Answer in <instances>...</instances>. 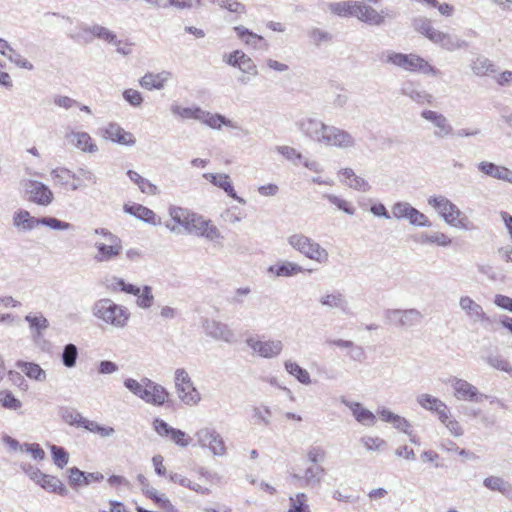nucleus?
I'll return each instance as SVG.
<instances>
[{"instance_id":"1","label":"nucleus","mask_w":512,"mask_h":512,"mask_svg":"<svg viewBox=\"0 0 512 512\" xmlns=\"http://www.w3.org/2000/svg\"><path fill=\"white\" fill-rule=\"evenodd\" d=\"M383 63L390 64L411 73H422L424 75L439 76L441 71L430 65L424 58L419 55L410 53L404 54L387 50L380 56Z\"/></svg>"},{"instance_id":"2","label":"nucleus","mask_w":512,"mask_h":512,"mask_svg":"<svg viewBox=\"0 0 512 512\" xmlns=\"http://www.w3.org/2000/svg\"><path fill=\"white\" fill-rule=\"evenodd\" d=\"M91 311L95 318L116 329L125 328L130 319L129 310L109 298L97 300L93 304Z\"/></svg>"},{"instance_id":"3","label":"nucleus","mask_w":512,"mask_h":512,"mask_svg":"<svg viewBox=\"0 0 512 512\" xmlns=\"http://www.w3.org/2000/svg\"><path fill=\"white\" fill-rule=\"evenodd\" d=\"M124 386L132 394L153 406H162L169 398V392L162 385L146 377L140 381L127 378L124 380Z\"/></svg>"},{"instance_id":"4","label":"nucleus","mask_w":512,"mask_h":512,"mask_svg":"<svg viewBox=\"0 0 512 512\" xmlns=\"http://www.w3.org/2000/svg\"><path fill=\"white\" fill-rule=\"evenodd\" d=\"M288 244L306 258L319 264L329 261V253L318 242L303 233H294L287 238Z\"/></svg>"},{"instance_id":"5","label":"nucleus","mask_w":512,"mask_h":512,"mask_svg":"<svg viewBox=\"0 0 512 512\" xmlns=\"http://www.w3.org/2000/svg\"><path fill=\"white\" fill-rule=\"evenodd\" d=\"M427 202L447 224L453 227L465 228L464 220L466 218H461V210L448 198L442 195H434L430 196Z\"/></svg>"},{"instance_id":"6","label":"nucleus","mask_w":512,"mask_h":512,"mask_svg":"<svg viewBox=\"0 0 512 512\" xmlns=\"http://www.w3.org/2000/svg\"><path fill=\"white\" fill-rule=\"evenodd\" d=\"M20 187L22 188L27 201L33 204L47 207L54 200V194L52 190L40 181L33 179H22L20 181Z\"/></svg>"},{"instance_id":"7","label":"nucleus","mask_w":512,"mask_h":512,"mask_svg":"<svg viewBox=\"0 0 512 512\" xmlns=\"http://www.w3.org/2000/svg\"><path fill=\"white\" fill-rule=\"evenodd\" d=\"M175 388L178 398L188 406H195L201 401V395L195 388L191 377L184 368L175 371Z\"/></svg>"},{"instance_id":"8","label":"nucleus","mask_w":512,"mask_h":512,"mask_svg":"<svg viewBox=\"0 0 512 512\" xmlns=\"http://www.w3.org/2000/svg\"><path fill=\"white\" fill-rule=\"evenodd\" d=\"M196 445L209 450L214 456L222 457L227 449L223 437L214 428L203 427L194 434Z\"/></svg>"},{"instance_id":"9","label":"nucleus","mask_w":512,"mask_h":512,"mask_svg":"<svg viewBox=\"0 0 512 512\" xmlns=\"http://www.w3.org/2000/svg\"><path fill=\"white\" fill-rule=\"evenodd\" d=\"M388 324L407 330L419 325L423 319L422 313L415 309H387L384 312Z\"/></svg>"},{"instance_id":"10","label":"nucleus","mask_w":512,"mask_h":512,"mask_svg":"<svg viewBox=\"0 0 512 512\" xmlns=\"http://www.w3.org/2000/svg\"><path fill=\"white\" fill-rule=\"evenodd\" d=\"M393 218L397 220H407L410 225L416 227H431L432 223L428 217L413 207L410 203L399 201L391 207Z\"/></svg>"},{"instance_id":"11","label":"nucleus","mask_w":512,"mask_h":512,"mask_svg":"<svg viewBox=\"0 0 512 512\" xmlns=\"http://www.w3.org/2000/svg\"><path fill=\"white\" fill-rule=\"evenodd\" d=\"M446 383L453 388V395L457 400L480 403L488 398L476 386L457 376L450 377Z\"/></svg>"},{"instance_id":"12","label":"nucleus","mask_w":512,"mask_h":512,"mask_svg":"<svg viewBox=\"0 0 512 512\" xmlns=\"http://www.w3.org/2000/svg\"><path fill=\"white\" fill-rule=\"evenodd\" d=\"M318 144L339 149H350L355 146L356 141L348 131L327 124Z\"/></svg>"},{"instance_id":"13","label":"nucleus","mask_w":512,"mask_h":512,"mask_svg":"<svg viewBox=\"0 0 512 512\" xmlns=\"http://www.w3.org/2000/svg\"><path fill=\"white\" fill-rule=\"evenodd\" d=\"M421 117L432 124L436 139H445L455 134L452 124L444 114L426 109L421 112Z\"/></svg>"},{"instance_id":"14","label":"nucleus","mask_w":512,"mask_h":512,"mask_svg":"<svg viewBox=\"0 0 512 512\" xmlns=\"http://www.w3.org/2000/svg\"><path fill=\"white\" fill-rule=\"evenodd\" d=\"M190 234H195L200 237H204L209 241L218 242L223 237L219 229L212 223L211 220L205 219L203 216L194 214L191 218L187 231Z\"/></svg>"},{"instance_id":"15","label":"nucleus","mask_w":512,"mask_h":512,"mask_svg":"<svg viewBox=\"0 0 512 512\" xmlns=\"http://www.w3.org/2000/svg\"><path fill=\"white\" fill-rule=\"evenodd\" d=\"M246 344L255 354L267 359L279 356L284 347L283 342L278 339L261 341L253 337L248 338Z\"/></svg>"},{"instance_id":"16","label":"nucleus","mask_w":512,"mask_h":512,"mask_svg":"<svg viewBox=\"0 0 512 512\" xmlns=\"http://www.w3.org/2000/svg\"><path fill=\"white\" fill-rule=\"evenodd\" d=\"M108 243L97 241L94 244L95 253L93 260L97 263H108L116 260L122 253V242L120 238L109 240Z\"/></svg>"},{"instance_id":"17","label":"nucleus","mask_w":512,"mask_h":512,"mask_svg":"<svg viewBox=\"0 0 512 512\" xmlns=\"http://www.w3.org/2000/svg\"><path fill=\"white\" fill-rule=\"evenodd\" d=\"M153 428L160 437L168 438L179 447L185 448L190 444V438L184 431L171 427L167 422L160 418L154 419Z\"/></svg>"},{"instance_id":"18","label":"nucleus","mask_w":512,"mask_h":512,"mask_svg":"<svg viewBox=\"0 0 512 512\" xmlns=\"http://www.w3.org/2000/svg\"><path fill=\"white\" fill-rule=\"evenodd\" d=\"M459 307L474 323H482L484 327L492 325L493 320L484 312L482 306L469 296H461Z\"/></svg>"},{"instance_id":"19","label":"nucleus","mask_w":512,"mask_h":512,"mask_svg":"<svg viewBox=\"0 0 512 512\" xmlns=\"http://www.w3.org/2000/svg\"><path fill=\"white\" fill-rule=\"evenodd\" d=\"M296 125L304 136L316 143H319L327 126L326 123L314 116L301 117Z\"/></svg>"},{"instance_id":"20","label":"nucleus","mask_w":512,"mask_h":512,"mask_svg":"<svg viewBox=\"0 0 512 512\" xmlns=\"http://www.w3.org/2000/svg\"><path fill=\"white\" fill-rule=\"evenodd\" d=\"M325 468L322 465L310 464L304 470L303 475L292 474V480L300 483L301 486L315 487L319 486L325 475Z\"/></svg>"},{"instance_id":"21","label":"nucleus","mask_w":512,"mask_h":512,"mask_svg":"<svg viewBox=\"0 0 512 512\" xmlns=\"http://www.w3.org/2000/svg\"><path fill=\"white\" fill-rule=\"evenodd\" d=\"M477 169L487 177L512 184V169L504 165H497L490 161H481L477 164Z\"/></svg>"},{"instance_id":"22","label":"nucleus","mask_w":512,"mask_h":512,"mask_svg":"<svg viewBox=\"0 0 512 512\" xmlns=\"http://www.w3.org/2000/svg\"><path fill=\"white\" fill-rule=\"evenodd\" d=\"M202 327L205 334L215 340L231 342L234 337V333L228 325L214 319H206Z\"/></svg>"},{"instance_id":"23","label":"nucleus","mask_w":512,"mask_h":512,"mask_svg":"<svg viewBox=\"0 0 512 512\" xmlns=\"http://www.w3.org/2000/svg\"><path fill=\"white\" fill-rule=\"evenodd\" d=\"M203 178L211 182L214 186L222 189L229 197L233 198L240 204H245L244 198L239 197L234 190L230 176L225 173H204Z\"/></svg>"},{"instance_id":"24","label":"nucleus","mask_w":512,"mask_h":512,"mask_svg":"<svg viewBox=\"0 0 512 512\" xmlns=\"http://www.w3.org/2000/svg\"><path fill=\"white\" fill-rule=\"evenodd\" d=\"M65 138L74 147L85 153H96L98 146L87 132L71 131L65 135Z\"/></svg>"},{"instance_id":"25","label":"nucleus","mask_w":512,"mask_h":512,"mask_svg":"<svg viewBox=\"0 0 512 512\" xmlns=\"http://www.w3.org/2000/svg\"><path fill=\"white\" fill-rule=\"evenodd\" d=\"M104 136L106 139L124 146H133L136 143L133 134L125 131L116 123H110L107 125L104 129Z\"/></svg>"},{"instance_id":"26","label":"nucleus","mask_w":512,"mask_h":512,"mask_svg":"<svg viewBox=\"0 0 512 512\" xmlns=\"http://www.w3.org/2000/svg\"><path fill=\"white\" fill-rule=\"evenodd\" d=\"M341 402L351 410L357 422L369 427L375 425L376 416L361 403L348 401L346 398H342Z\"/></svg>"},{"instance_id":"27","label":"nucleus","mask_w":512,"mask_h":512,"mask_svg":"<svg viewBox=\"0 0 512 512\" xmlns=\"http://www.w3.org/2000/svg\"><path fill=\"white\" fill-rule=\"evenodd\" d=\"M226 63L233 67H238L243 73L257 75V67L253 60L243 51L235 50L229 54Z\"/></svg>"},{"instance_id":"28","label":"nucleus","mask_w":512,"mask_h":512,"mask_svg":"<svg viewBox=\"0 0 512 512\" xmlns=\"http://www.w3.org/2000/svg\"><path fill=\"white\" fill-rule=\"evenodd\" d=\"M172 78L170 71L163 70L158 73L148 72L139 81L142 88L147 90H161Z\"/></svg>"},{"instance_id":"29","label":"nucleus","mask_w":512,"mask_h":512,"mask_svg":"<svg viewBox=\"0 0 512 512\" xmlns=\"http://www.w3.org/2000/svg\"><path fill=\"white\" fill-rule=\"evenodd\" d=\"M401 94L409 97L418 104H430L433 100V96L422 89L419 83L412 81H407L402 84Z\"/></svg>"},{"instance_id":"30","label":"nucleus","mask_w":512,"mask_h":512,"mask_svg":"<svg viewBox=\"0 0 512 512\" xmlns=\"http://www.w3.org/2000/svg\"><path fill=\"white\" fill-rule=\"evenodd\" d=\"M431 41L450 52L468 47V42L465 40H462L455 35L441 32L439 30L436 31L434 37H431Z\"/></svg>"},{"instance_id":"31","label":"nucleus","mask_w":512,"mask_h":512,"mask_svg":"<svg viewBox=\"0 0 512 512\" xmlns=\"http://www.w3.org/2000/svg\"><path fill=\"white\" fill-rule=\"evenodd\" d=\"M359 21L371 26H380L384 23V16L381 15L373 7L358 2L356 6L355 16Z\"/></svg>"},{"instance_id":"32","label":"nucleus","mask_w":512,"mask_h":512,"mask_svg":"<svg viewBox=\"0 0 512 512\" xmlns=\"http://www.w3.org/2000/svg\"><path fill=\"white\" fill-rule=\"evenodd\" d=\"M124 211L130 215L135 216L137 219L145 223L157 226L161 224L160 219L157 218L153 210L141 204L125 205Z\"/></svg>"},{"instance_id":"33","label":"nucleus","mask_w":512,"mask_h":512,"mask_svg":"<svg viewBox=\"0 0 512 512\" xmlns=\"http://www.w3.org/2000/svg\"><path fill=\"white\" fill-rule=\"evenodd\" d=\"M12 222L19 231H31L39 226V218H35L25 209H19L14 212Z\"/></svg>"},{"instance_id":"34","label":"nucleus","mask_w":512,"mask_h":512,"mask_svg":"<svg viewBox=\"0 0 512 512\" xmlns=\"http://www.w3.org/2000/svg\"><path fill=\"white\" fill-rule=\"evenodd\" d=\"M98 178L95 173L84 167H80L74 172V177H72V182L70 184V190L76 191L81 188H85L88 185L97 184Z\"/></svg>"},{"instance_id":"35","label":"nucleus","mask_w":512,"mask_h":512,"mask_svg":"<svg viewBox=\"0 0 512 512\" xmlns=\"http://www.w3.org/2000/svg\"><path fill=\"white\" fill-rule=\"evenodd\" d=\"M483 485L485 488L499 492L508 500L512 501V483L500 476H488L484 478Z\"/></svg>"},{"instance_id":"36","label":"nucleus","mask_w":512,"mask_h":512,"mask_svg":"<svg viewBox=\"0 0 512 512\" xmlns=\"http://www.w3.org/2000/svg\"><path fill=\"white\" fill-rule=\"evenodd\" d=\"M0 54L7 57L9 61H11L20 68L28 70L33 69L32 63L29 62L26 58H24L20 53L16 52L10 46V44L2 38H0Z\"/></svg>"},{"instance_id":"37","label":"nucleus","mask_w":512,"mask_h":512,"mask_svg":"<svg viewBox=\"0 0 512 512\" xmlns=\"http://www.w3.org/2000/svg\"><path fill=\"white\" fill-rule=\"evenodd\" d=\"M304 271L303 267L291 261H282L268 268L277 277H292Z\"/></svg>"},{"instance_id":"38","label":"nucleus","mask_w":512,"mask_h":512,"mask_svg":"<svg viewBox=\"0 0 512 512\" xmlns=\"http://www.w3.org/2000/svg\"><path fill=\"white\" fill-rule=\"evenodd\" d=\"M37 485L50 493H55L60 496H66L68 494V489L65 487L63 482L52 475L43 473Z\"/></svg>"},{"instance_id":"39","label":"nucleus","mask_w":512,"mask_h":512,"mask_svg":"<svg viewBox=\"0 0 512 512\" xmlns=\"http://www.w3.org/2000/svg\"><path fill=\"white\" fill-rule=\"evenodd\" d=\"M199 121L216 130H220L222 125L233 129L237 128V125L225 116L221 114H212L205 110H203V114H201V119Z\"/></svg>"},{"instance_id":"40","label":"nucleus","mask_w":512,"mask_h":512,"mask_svg":"<svg viewBox=\"0 0 512 512\" xmlns=\"http://www.w3.org/2000/svg\"><path fill=\"white\" fill-rule=\"evenodd\" d=\"M16 367L32 380L38 382H44L46 380L47 374L45 370H43L37 363L17 361Z\"/></svg>"},{"instance_id":"41","label":"nucleus","mask_w":512,"mask_h":512,"mask_svg":"<svg viewBox=\"0 0 512 512\" xmlns=\"http://www.w3.org/2000/svg\"><path fill=\"white\" fill-rule=\"evenodd\" d=\"M319 302L322 306L340 311H345L348 305L345 296L339 291L322 295Z\"/></svg>"},{"instance_id":"42","label":"nucleus","mask_w":512,"mask_h":512,"mask_svg":"<svg viewBox=\"0 0 512 512\" xmlns=\"http://www.w3.org/2000/svg\"><path fill=\"white\" fill-rule=\"evenodd\" d=\"M25 321L28 322L34 337H41L43 332L49 327V321L41 313H29L25 316Z\"/></svg>"},{"instance_id":"43","label":"nucleus","mask_w":512,"mask_h":512,"mask_svg":"<svg viewBox=\"0 0 512 512\" xmlns=\"http://www.w3.org/2000/svg\"><path fill=\"white\" fill-rule=\"evenodd\" d=\"M341 174L344 176V183L348 187L362 192L369 190L370 186L368 182L364 178L357 176L353 169L345 168L341 171Z\"/></svg>"},{"instance_id":"44","label":"nucleus","mask_w":512,"mask_h":512,"mask_svg":"<svg viewBox=\"0 0 512 512\" xmlns=\"http://www.w3.org/2000/svg\"><path fill=\"white\" fill-rule=\"evenodd\" d=\"M127 176L133 183H135L138 186L142 193L148 195H157L159 193V190L156 185L151 183L148 179L142 177L136 171L128 170Z\"/></svg>"},{"instance_id":"45","label":"nucleus","mask_w":512,"mask_h":512,"mask_svg":"<svg viewBox=\"0 0 512 512\" xmlns=\"http://www.w3.org/2000/svg\"><path fill=\"white\" fill-rule=\"evenodd\" d=\"M358 1H340L329 4V10L340 17H354Z\"/></svg>"},{"instance_id":"46","label":"nucleus","mask_w":512,"mask_h":512,"mask_svg":"<svg viewBox=\"0 0 512 512\" xmlns=\"http://www.w3.org/2000/svg\"><path fill=\"white\" fill-rule=\"evenodd\" d=\"M417 241L420 244H436L442 247H447L452 243L451 238L442 232L420 233Z\"/></svg>"},{"instance_id":"47","label":"nucleus","mask_w":512,"mask_h":512,"mask_svg":"<svg viewBox=\"0 0 512 512\" xmlns=\"http://www.w3.org/2000/svg\"><path fill=\"white\" fill-rule=\"evenodd\" d=\"M476 76H485L495 71L494 63L483 55L477 56L470 64Z\"/></svg>"},{"instance_id":"48","label":"nucleus","mask_w":512,"mask_h":512,"mask_svg":"<svg viewBox=\"0 0 512 512\" xmlns=\"http://www.w3.org/2000/svg\"><path fill=\"white\" fill-rule=\"evenodd\" d=\"M482 359L492 368L506 372L512 375V365L498 353H489L482 356Z\"/></svg>"},{"instance_id":"49","label":"nucleus","mask_w":512,"mask_h":512,"mask_svg":"<svg viewBox=\"0 0 512 512\" xmlns=\"http://www.w3.org/2000/svg\"><path fill=\"white\" fill-rule=\"evenodd\" d=\"M285 370L292 376H294L300 383L304 385L311 384V377L309 372L299 366L296 362L287 360L284 363Z\"/></svg>"},{"instance_id":"50","label":"nucleus","mask_w":512,"mask_h":512,"mask_svg":"<svg viewBox=\"0 0 512 512\" xmlns=\"http://www.w3.org/2000/svg\"><path fill=\"white\" fill-rule=\"evenodd\" d=\"M194 214L195 213H192L182 207L172 206L169 208V215L172 220L178 225L182 226L185 231H187V226H189L191 218H193Z\"/></svg>"},{"instance_id":"51","label":"nucleus","mask_w":512,"mask_h":512,"mask_svg":"<svg viewBox=\"0 0 512 512\" xmlns=\"http://www.w3.org/2000/svg\"><path fill=\"white\" fill-rule=\"evenodd\" d=\"M82 428L88 430L91 433L98 434L102 438H109L115 434V430L110 426H102L96 421L86 419L82 422Z\"/></svg>"},{"instance_id":"52","label":"nucleus","mask_w":512,"mask_h":512,"mask_svg":"<svg viewBox=\"0 0 512 512\" xmlns=\"http://www.w3.org/2000/svg\"><path fill=\"white\" fill-rule=\"evenodd\" d=\"M50 175L55 184L70 188L72 177H74V172L64 167H58L53 169L50 172Z\"/></svg>"},{"instance_id":"53","label":"nucleus","mask_w":512,"mask_h":512,"mask_svg":"<svg viewBox=\"0 0 512 512\" xmlns=\"http://www.w3.org/2000/svg\"><path fill=\"white\" fill-rule=\"evenodd\" d=\"M171 111L174 115L180 116L184 119H201V114H203V109L200 107H182L178 105H174L171 107Z\"/></svg>"},{"instance_id":"54","label":"nucleus","mask_w":512,"mask_h":512,"mask_svg":"<svg viewBox=\"0 0 512 512\" xmlns=\"http://www.w3.org/2000/svg\"><path fill=\"white\" fill-rule=\"evenodd\" d=\"M84 31L89 32L93 36L105 40L107 42H114L116 44L120 43V41H116V35L112 31L101 25L95 24L93 26L84 28Z\"/></svg>"},{"instance_id":"55","label":"nucleus","mask_w":512,"mask_h":512,"mask_svg":"<svg viewBox=\"0 0 512 512\" xmlns=\"http://www.w3.org/2000/svg\"><path fill=\"white\" fill-rule=\"evenodd\" d=\"M78 354V348L76 345L72 343L66 344L61 354V360L63 365L67 368L75 367Z\"/></svg>"},{"instance_id":"56","label":"nucleus","mask_w":512,"mask_h":512,"mask_svg":"<svg viewBox=\"0 0 512 512\" xmlns=\"http://www.w3.org/2000/svg\"><path fill=\"white\" fill-rule=\"evenodd\" d=\"M289 509L287 512H311L307 504V495L305 493H297L289 498Z\"/></svg>"},{"instance_id":"57","label":"nucleus","mask_w":512,"mask_h":512,"mask_svg":"<svg viewBox=\"0 0 512 512\" xmlns=\"http://www.w3.org/2000/svg\"><path fill=\"white\" fill-rule=\"evenodd\" d=\"M234 30L237 34V36L244 41L247 45H252L254 47L257 46L258 42H263L264 38L249 29L245 28L244 26H236L234 27Z\"/></svg>"},{"instance_id":"58","label":"nucleus","mask_w":512,"mask_h":512,"mask_svg":"<svg viewBox=\"0 0 512 512\" xmlns=\"http://www.w3.org/2000/svg\"><path fill=\"white\" fill-rule=\"evenodd\" d=\"M323 198L327 199L331 204L335 205L339 210L343 211L344 213L348 215H354L355 214V207L352 205L351 202L340 198L334 194H323Z\"/></svg>"},{"instance_id":"59","label":"nucleus","mask_w":512,"mask_h":512,"mask_svg":"<svg viewBox=\"0 0 512 512\" xmlns=\"http://www.w3.org/2000/svg\"><path fill=\"white\" fill-rule=\"evenodd\" d=\"M61 417L63 421L68 425L77 427H82V422L86 421L87 419L73 408H63L61 410Z\"/></svg>"},{"instance_id":"60","label":"nucleus","mask_w":512,"mask_h":512,"mask_svg":"<svg viewBox=\"0 0 512 512\" xmlns=\"http://www.w3.org/2000/svg\"><path fill=\"white\" fill-rule=\"evenodd\" d=\"M110 288L113 291H122L127 294L134 295V296L139 295V293L141 292V288H139L133 284L126 283L122 278H117V277H114L112 279Z\"/></svg>"},{"instance_id":"61","label":"nucleus","mask_w":512,"mask_h":512,"mask_svg":"<svg viewBox=\"0 0 512 512\" xmlns=\"http://www.w3.org/2000/svg\"><path fill=\"white\" fill-rule=\"evenodd\" d=\"M417 403L424 409L434 413L437 407H441L443 401L430 394L423 393L417 396Z\"/></svg>"},{"instance_id":"62","label":"nucleus","mask_w":512,"mask_h":512,"mask_svg":"<svg viewBox=\"0 0 512 512\" xmlns=\"http://www.w3.org/2000/svg\"><path fill=\"white\" fill-rule=\"evenodd\" d=\"M0 403L4 408L15 411L22 407L21 401L9 390L0 391Z\"/></svg>"},{"instance_id":"63","label":"nucleus","mask_w":512,"mask_h":512,"mask_svg":"<svg viewBox=\"0 0 512 512\" xmlns=\"http://www.w3.org/2000/svg\"><path fill=\"white\" fill-rule=\"evenodd\" d=\"M50 450L54 464L60 469L64 468L69 461V454L66 450L57 445H50Z\"/></svg>"},{"instance_id":"64","label":"nucleus","mask_w":512,"mask_h":512,"mask_svg":"<svg viewBox=\"0 0 512 512\" xmlns=\"http://www.w3.org/2000/svg\"><path fill=\"white\" fill-rule=\"evenodd\" d=\"M306 457L310 464L321 465L326 459V451L321 446H310L307 450Z\"/></svg>"}]
</instances>
